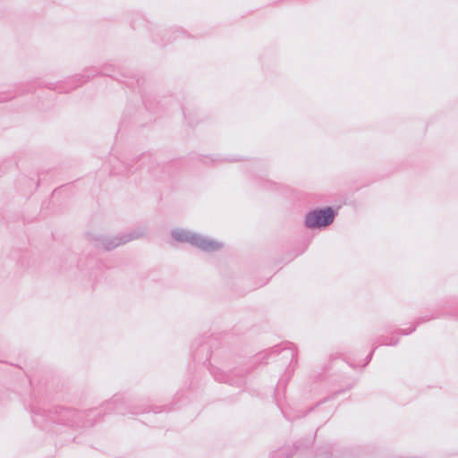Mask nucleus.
I'll return each instance as SVG.
<instances>
[{"mask_svg": "<svg viewBox=\"0 0 458 458\" xmlns=\"http://www.w3.org/2000/svg\"><path fill=\"white\" fill-rule=\"evenodd\" d=\"M172 236L178 242H186L204 250L214 251L222 248V243L185 229H174Z\"/></svg>", "mask_w": 458, "mask_h": 458, "instance_id": "nucleus-1", "label": "nucleus"}, {"mask_svg": "<svg viewBox=\"0 0 458 458\" xmlns=\"http://www.w3.org/2000/svg\"><path fill=\"white\" fill-rule=\"evenodd\" d=\"M75 412L68 409H62L60 411V418L57 421L62 424H72Z\"/></svg>", "mask_w": 458, "mask_h": 458, "instance_id": "nucleus-4", "label": "nucleus"}, {"mask_svg": "<svg viewBox=\"0 0 458 458\" xmlns=\"http://www.w3.org/2000/svg\"><path fill=\"white\" fill-rule=\"evenodd\" d=\"M397 342H398V340L390 341V342H384L383 344H387V345H394V344H396Z\"/></svg>", "mask_w": 458, "mask_h": 458, "instance_id": "nucleus-5", "label": "nucleus"}, {"mask_svg": "<svg viewBox=\"0 0 458 458\" xmlns=\"http://www.w3.org/2000/svg\"><path fill=\"white\" fill-rule=\"evenodd\" d=\"M335 212L332 208L315 209L309 212L305 217L308 228H320L330 225L335 219Z\"/></svg>", "mask_w": 458, "mask_h": 458, "instance_id": "nucleus-2", "label": "nucleus"}, {"mask_svg": "<svg viewBox=\"0 0 458 458\" xmlns=\"http://www.w3.org/2000/svg\"><path fill=\"white\" fill-rule=\"evenodd\" d=\"M372 353H373V352H371L369 353V359H370V358H371Z\"/></svg>", "mask_w": 458, "mask_h": 458, "instance_id": "nucleus-7", "label": "nucleus"}, {"mask_svg": "<svg viewBox=\"0 0 458 458\" xmlns=\"http://www.w3.org/2000/svg\"><path fill=\"white\" fill-rule=\"evenodd\" d=\"M414 330H415V327H411V328L410 329V331H408V332H404V333H403V335H408V334L411 333V332H412V331H414Z\"/></svg>", "mask_w": 458, "mask_h": 458, "instance_id": "nucleus-6", "label": "nucleus"}, {"mask_svg": "<svg viewBox=\"0 0 458 458\" xmlns=\"http://www.w3.org/2000/svg\"><path fill=\"white\" fill-rule=\"evenodd\" d=\"M143 235L142 232L133 231L130 233H123L120 236H106L102 237L100 241L101 246L106 250H111L122 244L131 242L134 239H138Z\"/></svg>", "mask_w": 458, "mask_h": 458, "instance_id": "nucleus-3", "label": "nucleus"}]
</instances>
